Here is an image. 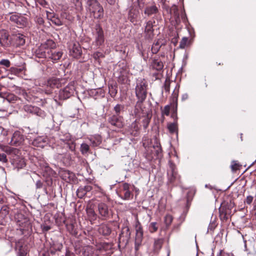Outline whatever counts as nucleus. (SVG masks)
<instances>
[{
    "label": "nucleus",
    "mask_w": 256,
    "mask_h": 256,
    "mask_svg": "<svg viewBox=\"0 0 256 256\" xmlns=\"http://www.w3.org/2000/svg\"><path fill=\"white\" fill-rule=\"evenodd\" d=\"M98 211L102 220L108 218L110 214V210L104 202H101L98 204Z\"/></svg>",
    "instance_id": "nucleus-5"
},
{
    "label": "nucleus",
    "mask_w": 256,
    "mask_h": 256,
    "mask_svg": "<svg viewBox=\"0 0 256 256\" xmlns=\"http://www.w3.org/2000/svg\"><path fill=\"white\" fill-rule=\"evenodd\" d=\"M151 66L156 70H160L164 68V64L158 58H154L152 60Z\"/></svg>",
    "instance_id": "nucleus-14"
},
{
    "label": "nucleus",
    "mask_w": 256,
    "mask_h": 256,
    "mask_svg": "<svg viewBox=\"0 0 256 256\" xmlns=\"http://www.w3.org/2000/svg\"><path fill=\"white\" fill-rule=\"evenodd\" d=\"M148 84L144 79L137 80L135 92L136 96L140 102H144L147 96Z\"/></svg>",
    "instance_id": "nucleus-2"
},
{
    "label": "nucleus",
    "mask_w": 256,
    "mask_h": 256,
    "mask_svg": "<svg viewBox=\"0 0 256 256\" xmlns=\"http://www.w3.org/2000/svg\"><path fill=\"white\" fill-rule=\"evenodd\" d=\"M51 228L50 226H44L42 227V230L44 231H48Z\"/></svg>",
    "instance_id": "nucleus-61"
},
{
    "label": "nucleus",
    "mask_w": 256,
    "mask_h": 256,
    "mask_svg": "<svg viewBox=\"0 0 256 256\" xmlns=\"http://www.w3.org/2000/svg\"><path fill=\"white\" fill-rule=\"evenodd\" d=\"M94 249L92 246H86L82 248V256H94Z\"/></svg>",
    "instance_id": "nucleus-22"
},
{
    "label": "nucleus",
    "mask_w": 256,
    "mask_h": 256,
    "mask_svg": "<svg viewBox=\"0 0 256 256\" xmlns=\"http://www.w3.org/2000/svg\"><path fill=\"white\" fill-rule=\"evenodd\" d=\"M141 117L143 118L142 124L144 128L146 129L148 128L152 118V114L150 112H146L144 113V114L142 115Z\"/></svg>",
    "instance_id": "nucleus-16"
},
{
    "label": "nucleus",
    "mask_w": 256,
    "mask_h": 256,
    "mask_svg": "<svg viewBox=\"0 0 256 256\" xmlns=\"http://www.w3.org/2000/svg\"><path fill=\"white\" fill-rule=\"evenodd\" d=\"M136 238H138V242H140V239L142 240L143 238V230L142 227V226L139 222V221L137 220L136 224Z\"/></svg>",
    "instance_id": "nucleus-15"
},
{
    "label": "nucleus",
    "mask_w": 256,
    "mask_h": 256,
    "mask_svg": "<svg viewBox=\"0 0 256 256\" xmlns=\"http://www.w3.org/2000/svg\"><path fill=\"white\" fill-rule=\"evenodd\" d=\"M158 12V8L155 5H152L146 6L144 10V13L149 16L152 14H156Z\"/></svg>",
    "instance_id": "nucleus-17"
},
{
    "label": "nucleus",
    "mask_w": 256,
    "mask_h": 256,
    "mask_svg": "<svg viewBox=\"0 0 256 256\" xmlns=\"http://www.w3.org/2000/svg\"><path fill=\"white\" fill-rule=\"evenodd\" d=\"M69 52L71 56L74 58H79L82 54V48L76 42L72 41L68 44Z\"/></svg>",
    "instance_id": "nucleus-4"
},
{
    "label": "nucleus",
    "mask_w": 256,
    "mask_h": 256,
    "mask_svg": "<svg viewBox=\"0 0 256 256\" xmlns=\"http://www.w3.org/2000/svg\"><path fill=\"white\" fill-rule=\"evenodd\" d=\"M12 72H13V73H11V74H8V77L10 79H14V76H16V69L13 68L12 70Z\"/></svg>",
    "instance_id": "nucleus-56"
},
{
    "label": "nucleus",
    "mask_w": 256,
    "mask_h": 256,
    "mask_svg": "<svg viewBox=\"0 0 256 256\" xmlns=\"http://www.w3.org/2000/svg\"><path fill=\"white\" fill-rule=\"evenodd\" d=\"M72 176V173L68 170H64L62 173V178L66 180L67 179L70 180Z\"/></svg>",
    "instance_id": "nucleus-35"
},
{
    "label": "nucleus",
    "mask_w": 256,
    "mask_h": 256,
    "mask_svg": "<svg viewBox=\"0 0 256 256\" xmlns=\"http://www.w3.org/2000/svg\"><path fill=\"white\" fill-rule=\"evenodd\" d=\"M140 128L137 124L136 120L134 122L130 127V132L134 136H137L139 133Z\"/></svg>",
    "instance_id": "nucleus-24"
},
{
    "label": "nucleus",
    "mask_w": 256,
    "mask_h": 256,
    "mask_svg": "<svg viewBox=\"0 0 256 256\" xmlns=\"http://www.w3.org/2000/svg\"><path fill=\"white\" fill-rule=\"evenodd\" d=\"M130 236V228L128 226H126L122 228L120 234V237H124L126 239H128Z\"/></svg>",
    "instance_id": "nucleus-26"
},
{
    "label": "nucleus",
    "mask_w": 256,
    "mask_h": 256,
    "mask_svg": "<svg viewBox=\"0 0 256 256\" xmlns=\"http://www.w3.org/2000/svg\"><path fill=\"white\" fill-rule=\"evenodd\" d=\"M47 86L52 88H59L61 86V82L59 79L56 78H52L48 80Z\"/></svg>",
    "instance_id": "nucleus-18"
},
{
    "label": "nucleus",
    "mask_w": 256,
    "mask_h": 256,
    "mask_svg": "<svg viewBox=\"0 0 256 256\" xmlns=\"http://www.w3.org/2000/svg\"><path fill=\"white\" fill-rule=\"evenodd\" d=\"M171 82L170 80H166L164 84V90L166 92H170V86Z\"/></svg>",
    "instance_id": "nucleus-41"
},
{
    "label": "nucleus",
    "mask_w": 256,
    "mask_h": 256,
    "mask_svg": "<svg viewBox=\"0 0 256 256\" xmlns=\"http://www.w3.org/2000/svg\"><path fill=\"white\" fill-rule=\"evenodd\" d=\"M163 244V240L162 238H158L154 240V249L155 252H158L161 248Z\"/></svg>",
    "instance_id": "nucleus-29"
},
{
    "label": "nucleus",
    "mask_w": 256,
    "mask_h": 256,
    "mask_svg": "<svg viewBox=\"0 0 256 256\" xmlns=\"http://www.w3.org/2000/svg\"><path fill=\"white\" fill-rule=\"evenodd\" d=\"M123 106L120 104H116L114 108V110L116 112V115L118 116L119 114L120 113V111L123 109Z\"/></svg>",
    "instance_id": "nucleus-43"
},
{
    "label": "nucleus",
    "mask_w": 256,
    "mask_h": 256,
    "mask_svg": "<svg viewBox=\"0 0 256 256\" xmlns=\"http://www.w3.org/2000/svg\"><path fill=\"white\" fill-rule=\"evenodd\" d=\"M7 152L10 156V158L12 160V164H14L15 162L14 156L16 155V149L14 148H8L7 149Z\"/></svg>",
    "instance_id": "nucleus-32"
},
{
    "label": "nucleus",
    "mask_w": 256,
    "mask_h": 256,
    "mask_svg": "<svg viewBox=\"0 0 256 256\" xmlns=\"http://www.w3.org/2000/svg\"><path fill=\"white\" fill-rule=\"evenodd\" d=\"M102 56H103V54L100 52H96L93 54V57L96 60H98L100 57H102Z\"/></svg>",
    "instance_id": "nucleus-53"
},
{
    "label": "nucleus",
    "mask_w": 256,
    "mask_h": 256,
    "mask_svg": "<svg viewBox=\"0 0 256 256\" xmlns=\"http://www.w3.org/2000/svg\"><path fill=\"white\" fill-rule=\"evenodd\" d=\"M11 234H12V230H8L6 232V236H8V239L12 246H13L14 248L16 250V238L11 236Z\"/></svg>",
    "instance_id": "nucleus-27"
},
{
    "label": "nucleus",
    "mask_w": 256,
    "mask_h": 256,
    "mask_svg": "<svg viewBox=\"0 0 256 256\" xmlns=\"http://www.w3.org/2000/svg\"><path fill=\"white\" fill-rule=\"evenodd\" d=\"M12 98H13V99L12 98V96H8V98H6V100L9 102H10L12 100H14V96H12Z\"/></svg>",
    "instance_id": "nucleus-62"
},
{
    "label": "nucleus",
    "mask_w": 256,
    "mask_h": 256,
    "mask_svg": "<svg viewBox=\"0 0 256 256\" xmlns=\"http://www.w3.org/2000/svg\"><path fill=\"white\" fill-rule=\"evenodd\" d=\"M94 42L97 46H102L104 42V37L102 28L100 24H96L92 32Z\"/></svg>",
    "instance_id": "nucleus-3"
},
{
    "label": "nucleus",
    "mask_w": 256,
    "mask_h": 256,
    "mask_svg": "<svg viewBox=\"0 0 256 256\" xmlns=\"http://www.w3.org/2000/svg\"><path fill=\"white\" fill-rule=\"evenodd\" d=\"M142 102H140V100H138L134 110L131 112L132 115L135 116L136 117L140 118L141 116L144 114V113L146 112L142 108Z\"/></svg>",
    "instance_id": "nucleus-11"
},
{
    "label": "nucleus",
    "mask_w": 256,
    "mask_h": 256,
    "mask_svg": "<svg viewBox=\"0 0 256 256\" xmlns=\"http://www.w3.org/2000/svg\"><path fill=\"white\" fill-rule=\"evenodd\" d=\"M0 44L2 46H6L10 44L9 35L5 30H0Z\"/></svg>",
    "instance_id": "nucleus-10"
},
{
    "label": "nucleus",
    "mask_w": 256,
    "mask_h": 256,
    "mask_svg": "<svg viewBox=\"0 0 256 256\" xmlns=\"http://www.w3.org/2000/svg\"><path fill=\"white\" fill-rule=\"evenodd\" d=\"M74 92V88L72 85H68L60 92V96L62 99H67L72 96Z\"/></svg>",
    "instance_id": "nucleus-7"
},
{
    "label": "nucleus",
    "mask_w": 256,
    "mask_h": 256,
    "mask_svg": "<svg viewBox=\"0 0 256 256\" xmlns=\"http://www.w3.org/2000/svg\"><path fill=\"white\" fill-rule=\"evenodd\" d=\"M24 70V66H20V68H17V75L20 73H22L23 70Z\"/></svg>",
    "instance_id": "nucleus-59"
},
{
    "label": "nucleus",
    "mask_w": 256,
    "mask_h": 256,
    "mask_svg": "<svg viewBox=\"0 0 256 256\" xmlns=\"http://www.w3.org/2000/svg\"><path fill=\"white\" fill-rule=\"evenodd\" d=\"M142 240L140 239V242H138V238H135V250H138L140 246L141 245V243Z\"/></svg>",
    "instance_id": "nucleus-55"
},
{
    "label": "nucleus",
    "mask_w": 256,
    "mask_h": 256,
    "mask_svg": "<svg viewBox=\"0 0 256 256\" xmlns=\"http://www.w3.org/2000/svg\"><path fill=\"white\" fill-rule=\"evenodd\" d=\"M66 228L72 234H76V229L74 228V224H66Z\"/></svg>",
    "instance_id": "nucleus-39"
},
{
    "label": "nucleus",
    "mask_w": 256,
    "mask_h": 256,
    "mask_svg": "<svg viewBox=\"0 0 256 256\" xmlns=\"http://www.w3.org/2000/svg\"><path fill=\"white\" fill-rule=\"evenodd\" d=\"M86 9L94 18L101 19L103 18V8L97 0H87Z\"/></svg>",
    "instance_id": "nucleus-1"
},
{
    "label": "nucleus",
    "mask_w": 256,
    "mask_h": 256,
    "mask_svg": "<svg viewBox=\"0 0 256 256\" xmlns=\"http://www.w3.org/2000/svg\"><path fill=\"white\" fill-rule=\"evenodd\" d=\"M27 24V18L20 15H17V27L22 28L26 26Z\"/></svg>",
    "instance_id": "nucleus-28"
},
{
    "label": "nucleus",
    "mask_w": 256,
    "mask_h": 256,
    "mask_svg": "<svg viewBox=\"0 0 256 256\" xmlns=\"http://www.w3.org/2000/svg\"><path fill=\"white\" fill-rule=\"evenodd\" d=\"M122 194L119 196L124 200H128L132 196V194L130 191V185L128 183H124L121 188Z\"/></svg>",
    "instance_id": "nucleus-6"
},
{
    "label": "nucleus",
    "mask_w": 256,
    "mask_h": 256,
    "mask_svg": "<svg viewBox=\"0 0 256 256\" xmlns=\"http://www.w3.org/2000/svg\"><path fill=\"white\" fill-rule=\"evenodd\" d=\"M170 107L169 106H164V108L162 110V115H166L168 116L170 114Z\"/></svg>",
    "instance_id": "nucleus-46"
},
{
    "label": "nucleus",
    "mask_w": 256,
    "mask_h": 256,
    "mask_svg": "<svg viewBox=\"0 0 256 256\" xmlns=\"http://www.w3.org/2000/svg\"><path fill=\"white\" fill-rule=\"evenodd\" d=\"M153 31L152 22L151 20H149L146 22L144 30L148 38H151L152 36Z\"/></svg>",
    "instance_id": "nucleus-20"
},
{
    "label": "nucleus",
    "mask_w": 256,
    "mask_h": 256,
    "mask_svg": "<svg viewBox=\"0 0 256 256\" xmlns=\"http://www.w3.org/2000/svg\"><path fill=\"white\" fill-rule=\"evenodd\" d=\"M254 198L252 196H248L246 197V200H244V202L248 204H250L253 200Z\"/></svg>",
    "instance_id": "nucleus-51"
},
{
    "label": "nucleus",
    "mask_w": 256,
    "mask_h": 256,
    "mask_svg": "<svg viewBox=\"0 0 256 256\" xmlns=\"http://www.w3.org/2000/svg\"><path fill=\"white\" fill-rule=\"evenodd\" d=\"M0 64L9 67L10 66V62L8 60L3 59L0 61Z\"/></svg>",
    "instance_id": "nucleus-48"
},
{
    "label": "nucleus",
    "mask_w": 256,
    "mask_h": 256,
    "mask_svg": "<svg viewBox=\"0 0 256 256\" xmlns=\"http://www.w3.org/2000/svg\"><path fill=\"white\" fill-rule=\"evenodd\" d=\"M106 1L109 4L111 5L114 4L115 2V0H106Z\"/></svg>",
    "instance_id": "nucleus-64"
},
{
    "label": "nucleus",
    "mask_w": 256,
    "mask_h": 256,
    "mask_svg": "<svg viewBox=\"0 0 256 256\" xmlns=\"http://www.w3.org/2000/svg\"><path fill=\"white\" fill-rule=\"evenodd\" d=\"M111 232V228L106 224H102L98 228L99 233L104 236L110 234Z\"/></svg>",
    "instance_id": "nucleus-21"
},
{
    "label": "nucleus",
    "mask_w": 256,
    "mask_h": 256,
    "mask_svg": "<svg viewBox=\"0 0 256 256\" xmlns=\"http://www.w3.org/2000/svg\"><path fill=\"white\" fill-rule=\"evenodd\" d=\"M35 21L40 25H42L44 23V20L40 16H36L35 18Z\"/></svg>",
    "instance_id": "nucleus-47"
},
{
    "label": "nucleus",
    "mask_w": 256,
    "mask_h": 256,
    "mask_svg": "<svg viewBox=\"0 0 256 256\" xmlns=\"http://www.w3.org/2000/svg\"><path fill=\"white\" fill-rule=\"evenodd\" d=\"M118 81L124 83L125 81V78L124 76H120L118 78Z\"/></svg>",
    "instance_id": "nucleus-63"
},
{
    "label": "nucleus",
    "mask_w": 256,
    "mask_h": 256,
    "mask_svg": "<svg viewBox=\"0 0 256 256\" xmlns=\"http://www.w3.org/2000/svg\"><path fill=\"white\" fill-rule=\"evenodd\" d=\"M28 252V247L26 244H24L20 246L19 248V256H26Z\"/></svg>",
    "instance_id": "nucleus-31"
},
{
    "label": "nucleus",
    "mask_w": 256,
    "mask_h": 256,
    "mask_svg": "<svg viewBox=\"0 0 256 256\" xmlns=\"http://www.w3.org/2000/svg\"><path fill=\"white\" fill-rule=\"evenodd\" d=\"M220 216L221 220H226L228 218L227 210L224 208H220Z\"/></svg>",
    "instance_id": "nucleus-33"
},
{
    "label": "nucleus",
    "mask_w": 256,
    "mask_h": 256,
    "mask_svg": "<svg viewBox=\"0 0 256 256\" xmlns=\"http://www.w3.org/2000/svg\"><path fill=\"white\" fill-rule=\"evenodd\" d=\"M108 122L112 126L118 128H122L124 124L122 118L118 115H113L110 117Z\"/></svg>",
    "instance_id": "nucleus-8"
},
{
    "label": "nucleus",
    "mask_w": 256,
    "mask_h": 256,
    "mask_svg": "<svg viewBox=\"0 0 256 256\" xmlns=\"http://www.w3.org/2000/svg\"><path fill=\"white\" fill-rule=\"evenodd\" d=\"M160 46H152V54H156L158 52Z\"/></svg>",
    "instance_id": "nucleus-57"
},
{
    "label": "nucleus",
    "mask_w": 256,
    "mask_h": 256,
    "mask_svg": "<svg viewBox=\"0 0 256 256\" xmlns=\"http://www.w3.org/2000/svg\"><path fill=\"white\" fill-rule=\"evenodd\" d=\"M168 128L171 133H174L176 131L177 125L174 123H172L168 125Z\"/></svg>",
    "instance_id": "nucleus-40"
},
{
    "label": "nucleus",
    "mask_w": 256,
    "mask_h": 256,
    "mask_svg": "<svg viewBox=\"0 0 256 256\" xmlns=\"http://www.w3.org/2000/svg\"><path fill=\"white\" fill-rule=\"evenodd\" d=\"M90 150L89 146L86 144L82 143L80 146V152L82 154H84L88 152Z\"/></svg>",
    "instance_id": "nucleus-36"
},
{
    "label": "nucleus",
    "mask_w": 256,
    "mask_h": 256,
    "mask_svg": "<svg viewBox=\"0 0 256 256\" xmlns=\"http://www.w3.org/2000/svg\"><path fill=\"white\" fill-rule=\"evenodd\" d=\"M170 168L171 172H169L168 173L171 172L172 176L174 177V178H176V173L174 171V166L173 164H171Z\"/></svg>",
    "instance_id": "nucleus-49"
},
{
    "label": "nucleus",
    "mask_w": 256,
    "mask_h": 256,
    "mask_svg": "<svg viewBox=\"0 0 256 256\" xmlns=\"http://www.w3.org/2000/svg\"><path fill=\"white\" fill-rule=\"evenodd\" d=\"M49 50H48V56L52 60H59L62 56V52L60 51H56V50H50V55L49 54Z\"/></svg>",
    "instance_id": "nucleus-23"
},
{
    "label": "nucleus",
    "mask_w": 256,
    "mask_h": 256,
    "mask_svg": "<svg viewBox=\"0 0 256 256\" xmlns=\"http://www.w3.org/2000/svg\"><path fill=\"white\" fill-rule=\"evenodd\" d=\"M188 41V38L186 37H184L182 38L180 42V48H184L186 45Z\"/></svg>",
    "instance_id": "nucleus-42"
},
{
    "label": "nucleus",
    "mask_w": 256,
    "mask_h": 256,
    "mask_svg": "<svg viewBox=\"0 0 256 256\" xmlns=\"http://www.w3.org/2000/svg\"><path fill=\"white\" fill-rule=\"evenodd\" d=\"M241 166V165L236 160H233L232 162V164L230 166L232 170L234 172L236 170H238L240 168Z\"/></svg>",
    "instance_id": "nucleus-34"
},
{
    "label": "nucleus",
    "mask_w": 256,
    "mask_h": 256,
    "mask_svg": "<svg viewBox=\"0 0 256 256\" xmlns=\"http://www.w3.org/2000/svg\"><path fill=\"white\" fill-rule=\"evenodd\" d=\"M218 256H233L232 253L226 252L224 250H220Z\"/></svg>",
    "instance_id": "nucleus-50"
},
{
    "label": "nucleus",
    "mask_w": 256,
    "mask_h": 256,
    "mask_svg": "<svg viewBox=\"0 0 256 256\" xmlns=\"http://www.w3.org/2000/svg\"><path fill=\"white\" fill-rule=\"evenodd\" d=\"M69 149L73 152L74 151L76 148V145L74 143L71 142V143H67Z\"/></svg>",
    "instance_id": "nucleus-58"
},
{
    "label": "nucleus",
    "mask_w": 256,
    "mask_h": 256,
    "mask_svg": "<svg viewBox=\"0 0 256 256\" xmlns=\"http://www.w3.org/2000/svg\"><path fill=\"white\" fill-rule=\"evenodd\" d=\"M92 190V186L90 185L85 186H80L76 191L78 196L80 198H83L88 192H90Z\"/></svg>",
    "instance_id": "nucleus-12"
},
{
    "label": "nucleus",
    "mask_w": 256,
    "mask_h": 256,
    "mask_svg": "<svg viewBox=\"0 0 256 256\" xmlns=\"http://www.w3.org/2000/svg\"><path fill=\"white\" fill-rule=\"evenodd\" d=\"M48 138L46 136H38L33 140L32 144L37 147L44 148L48 144Z\"/></svg>",
    "instance_id": "nucleus-9"
},
{
    "label": "nucleus",
    "mask_w": 256,
    "mask_h": 256,
    "mask_svg": "<svg viewBox=\"0 0 256 256\" xmlns=\"http://www.w3.org/2000/svg\"><path fill=\"white\" fill-rule=\"evenodd\" d=\"M10 20L12 22H16V15L15 14H12L10 17Z\"/></svg>",
    "instance_id": "nucleus-60"
},
{
    "label": "nucleus",
    "mask_w": 256,
    "mask_h": 256,
    "mask_svg": "<svg viewBox=\"0 0 256 256\" xmlns=\"http://www.w3.org/2000/svg\"><path fill=\"white\" fill-rule=\"evenodd\" d=\"M86 211L88 216L91 220H96L97 215L92 206H88L86 209Z\"/></svg>",
    "instance_id": "nucleus-25"
},
{
    "label": "nucleus",
    "mask_w": 256,
    "mask_h": 256,
    "mask_svg": "<svg viewBox=\"0 0 256 256\" xmlns=\"http://www.w3.org/2000/svg\"><path fill=\"white\" fill-rule=\"evenodd\" d=\"M52 21L54 24L58 26H60L62 24V21L58 18H55L54 16L53 18V19L52 20Z\"/></svg>",
    "instance_id": "nucleus-44"
},
{
    "label": "nucleus",
    "mask_w": 256,
    "mask_h": 256,
    "mask_svg": "<svg viewBox=\"0 0 256 256\" xmlns=\"http://www.w3.org/2000/svg\"><path fill=\"white\" fill-rule=\"evenodd\" d=\"M19 162L17 159V168H22L26 166L25 160L24 158H19Z\"/></svg>",
    "instance_id": "nucleus-37"
},
{
    "label": "nucleus",
    "mask_w": 256,
    "mask_h": 256,
    "mask_svg": "<svg viewBox=\"0 0 256 256\" xmlns=\"http://www.w3.org/2000/svg\"><path fill=\"white\" fill-rule=\"evenodd\" d=\"M173 218L172 216L170 214H166L164 217V222L167 226H169L172 221Z\"/></svg>",
    "instance_id": "nucleus-38"
},
{
    "label": "nucleus",
    "mask_w": 256,
    "mask_h": 256,
    "mask_svg": "<svg viewBox=\"0 0 256 256\" xmlns=\"http://www.w3.org/2000/svg\"><path fill=\"white\" fill-rule=\"evenodd\" d=\"M88 140L93 146H97L102 142V138L100 135H94L90 136Z\"/></svg>",
    "instance_id": "nucleus-19"
},
{
    "label": "nucleus",
    "mask_w": 256,
    "mask_h": 256,
    "mask_svg": "<svg viewBox=\"0 0 256 256\" xmlns=\"http://www.w3.org/2000/svg\"><path fill=\"white\" fill-rule=\"evenodd\" d=\"M26 36L21 34H17V46H23L26 43Z\"/></svg>",
    "instance_id": "nucleus-30"
},
{
    "label": "nucleus",
    "mask_w": 256,
    "mask_h": 256,
    "mask_svg": "<svg viewBox=\"0 0 256 256\" xmlns=\"http://www.w3.org/2000/svg\"><path fill=\"white\" fill-rule=\"evenodd\" d=\"M7 160L6 154L4 153L0 154V162H5Z\"/></svg>",
    "instance_id": "nucleus-54"
},
{
    "label": "nucleus",
    "mask_w": 256,
    "mask_h": 256,
    "mask_svg": "<svg viewBox=\"0 0 256 256\" xmlns=\"http://www.w3.org/2000/svg\"><path fill=\"white\" fill-rule=\"evenodd\" d=\"M8 116V112L4 109H0V118H4Z\"/></svg>",
    "instance_id": "nucleus-52"
},
{
    "label": "nucleus",
    "mask_w": 256,
    "mask_h": 256,
    "mask_svg": "<svg viewBox=\"0 0 256 256\" xmlns=\"http://www.w3.org/2000/svg\"><path fill=\"white\" fill-rule=\"evenodd\" d=\"M158 228L156 226V223L152 222L150 224V229L151 232H155L158 230Z\"/></svg>",
    "instance_id": "nucleus-45"
},
{
    "label": "nucleus",
    "mask_w": 256,
    "mask_h": 256,
    "mask_svg": "<svg viewBox=\"0 0 256 256\" xmlns=\"http://www.w3.org/2000/svg\"><path fill=\"white\" fill-rule=\"evenodd\" d=\"M24 109L26 112L36 114L38 116H40L42 113V111L38 108L31 105L24 106Z\"/></svg>",
    "instance_id": "nucleus-13"
}]
</instances>
